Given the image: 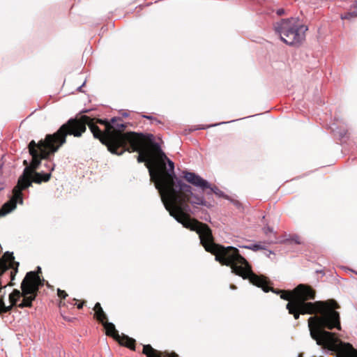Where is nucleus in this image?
I'll use <instances>...</instances> for the list:
<instances>
[{"mask_svg": "<svg viewBox=\"0 0 357 357\" xmlns=\"http://www.w3.org/2000/svg\"><path fill=\"white\" fill-rule=\"evenodd\" d=\"M29 151L32 157V160L29 167H26L20 176L26 177V175L33 174L36 172V169L39 167L42 159H48L49 157L56 153L59 149L45 136L44 139H41L38 143H36L34 140H31L29 145Z\"/></svg>", "mask_w": 357, "mask_h": 357, "instance_id": "nucleus-9", "label": "nucleus"}, {"mask_svg": "<svg viewBox=\"0 0 357 357\" xmlns=\"http://www.w3.org/2000/svg\"><path fill=\"white\" fill-rule=\"evenodd\" d=\"M245 248L255 251L261 249V247L257 244L252 245V246H245Z\"/></svg>", "mask_w": 357, "mask_h": 357, "instance_id": "nucleus-23", "label": "nucleus"}, {"mask_svg": "<svg viewBox=\"0 0 357 357\" xmlns=\"http://www.w3.org/2000/svg\"><path fill=\"white\" fill-rule=\"evenodd\" d=\"M119 338L116 339V342L121 346L126 347L132 351H135L136 341L135 339L130 337L127 335L122 333L119 335Z\"/></svg>", "mask_w": 357, "mask_h": 357, "instance_id": "nucleus-15", "label": "nucleus"}, {"mask_svg": "<svg viewBox=\"0 0 357 357\" xmlns=\"http://www.w3.org/2000/svg\"><path fill=\"white\" fill-rule=\"evenodd\" d=\"M284 13V10L283 9H279L277 10V14L278 15H282Z\"/></svg>", "mask_w": 357, "mask_h": 357, "instance_id": "nucleus-26", "label": "nucleus"}, {"mask_svg": "<svg viewBox=\"0 0 357 357\" xmlns=\"http://www.w3.org/2000/svg\"><path fill=\"white\" fill-rule=\"evenodd\" d=\"M351 8H357V1H355L351 6ZM354 17H357V11L351 10L350 11L341 15L342 20H351Z\"/></svg>", "mask_w": 357, "mask_h": 357, "instance_id": "nucleus-18", "label": "nucleus"}, {"mask_svg": "<svg viewBox=\"0 0 357 357\" xmlns=\"http://www.w3.org/2000/svg\"><path fill=\"white\" fill-rule=\"evenodd\" d=\"M94 311L93 317L101 324L108 320L106 313L104 312L100 303H96L93 308Z\"/></svg>", "mask_w": 357, "mask_h": 357, "instance_id": "nucleus-16", "label": "nucleus"}, {"mask_svg": "<svg viewBox=\"0 0 357 357\" xmlns=\"http://www.w3.org/2000/svg\"><path fill=\"white\" fill-rule=\"evenodd\" d=\"M144 118H146L148 119H152V117L151 116H144Z\"/></svg>", "mask_w": 357, "mask_h": 357, "instance_id": "nucleus-29", "label": "nucleus"}, {"mask_svg": "<svg viewBox=\"0 0 357 357\" xmlns=\"http://www.w3.org/2000/svg\"><path fill=\"white\" fill-rule=\"evenodd\" d=\"M66 306V303L63 301H61L59 304V307L61 308L62 307Z\"/></svg>", "mask_w": 357, "mask_h": 357, "instance_id": "nucleus-27", "label": "nucleus"}, {"mask_svg": "<svg viewBox=\"0 0 357 357\" xmlns=\"http://www.w3.org/2000/svg\"><path fill=\"white\" fill-rule=\"evenodd\" d=\"M111 123L113 127V130L116 131L118 133H120L119 135L121 136V139L114 142L108 141L106 146L111 153L121 155L125 153V146H128L129 144V140H127V138H128V133H131L132 132L130 131L124 132L126 125L119 122L116 118H112L111 119Z\"/></svg>", "mask_w": 357, "mask_h": 357, "instance_id": "nucleus-11", "label": "nucleus"}, {"mask_svg": "<svg viewBox=\"0 0 357 357\" xmlns=\"http://www.w3.org/2000/svg\"><path fill=\"white\" fill-rule=\"evenodd\" d=\"M207 189L210 190V191L208 192V194H212V193L218 194V192L220 191L218 188H217L216 186L212 187L211 185H210V188H208Z\"/></svg>", "mask_w": 357, "mask_h": 357, "instance_id": "nucleus-21", "label": "nucleus"}, {"mask_svg": "<svg viewBox=\"0 0 357 357\" xmlns=\"http://www.w3.org/2000/svg\"><path fill=\"white\" fill-rule=\"evenodd\" d=\"M261 277H263L265 280V287H267V291H264L265 292H268L271 291L273 293L275 294H280V298L283 300L288 301V303H290V301H293L294 299V289L291 291L289 290H276L273 289V287H270L268 285L271 284V282L267 280V278L264 275H260Z\"/></svg>", "mask_w": 357, "mask_h": 357, "instance_id": "nucleus-14", "label": "nucleus"}, {"mask_svg": "<svg viewBox=\"0 0 357 357\" xmlns=\"http://www.w3.org/2000/svg\"><path fill=\"white\" fill-rule=\"evenodd\" d=\"M129 144L125 146V152H137L138 162H146L151 178L154 181L161 199L165 204L187 185L178 178L174 173V165L161 150L160 145L154 142L153 135L142 132L128 133Z\"/></svg>", "mask_w": 357, "mask_h": 357, "instance_id": "nucleus-2", "label": "nucleus"}, {"mask_svg": "<svg viewBox=\"0 0 357 357\" xmlns=\"http://www.w3.org/2000/svg\"><path fill=\"white\" fill-rule=\"evenodd\" d=\"M86 303V301L84 300L81 301L79 303L77 304V307L78 309H82Z\"/></svg>", "mask_w": 357, "mask_h": 357, "instance_id": "nucleus-24", "label": "nucleus"}, {"mask_svg": "<svg viewBox=\"0 0 357 357\" xmlns=\"http://www.w3.org/2000/svg\"><path fill=\"white\" fill-rule=\"evenodd\" d=\"M181 190L173 198L165 202V207L170 215L183 227L196 231L199 234L202 246L207 252H211L214 245H217L218 243L214 242L211 228L206 224L191 218L189 215L190 205L193 207L206 206V202L202 195L193 193L192 187L189 185H183Z\"/></svg>", "mask_w": 357, "mask_h": 357, "instance_id": "nucleus-3", "label": "nucleus"}, {"mask_svg": "<svg viewBox=\"0 0 357 357\" xmlns=\"http://www.w3.org/2000/svg\"><path fill=\"white\" fill-rule=\"evenodd\" d=\"M89 122V128L93 137L99 139L102 144L107 146L108 140L114 142L121 139L120 133L114 130L111 122H108L106 119L91 117V121Z\"/></svg>", "mask_w": 357, "mask_h": 357, "instance_id": "nucleus-10", "label": "nucleus"}, {"mask_svg": "<svg viewBox=\"0 0 357 357\" xmlns=\"http://www.w3.org/2000/svg\"><path fill=\"white\" fill-rule=\"evenodd\" d=\"M57 295L61 299H65L68 296V294L64 290L57 289Z\"/></svg>", "mask_w": 357, "mask_h": 357, "instance_id": "nucleus-19", "label": "nucleus"}, {"mask_svg": "<svg viewBox=\"0 0 357 357\" xmlns=\"http://www.w3.org/2000/svg\"><path fill=\"white\" fill-rule=\"evenodd\" d=\"M183 174V178L188 183L194 186L199 188L203 191L206 190L208 188H210V183L195 173L184 171Z\"/></svg>", "mask_w": 357, "mask_h": 357, "instance_id": "nucleus-12", "label": "nucleus"}, {"mask_svg": "<svg viewBox=\"0 0 357 357\" xmlns=\"http://www.w3.org/2000/svg\"><path fill=\"white\" fill-rule=\"evenodd\" d=\"M50 167V172L43 174L40 172H34L33 174L26 175V177L20 176L17 185L13 189V196L10 199L6 202L0 213L3 215L10 213L16 208L17 204H23L22 191L32 185L33 183L40 184L42 182H47L51 178V172L54 170V165Z\"/></svg>", "mask_w": 357, "mask_h": 357, "instance_id": "nucleus-6", "label": "nucleus"}, {"mask_svg": "<svg viewBox=\"0 0 357 357\" xmlns=\"http://www.w3.org/2000/svg\"><path fill=\"white\" fill-rule=\"evenodd\" d=\"M60 314H61V316L63 317V319L68 322H72L76 319L75 317H70L66 316L64 314V313L62 312V310L60 311Z\"/></svg>", "mask_w": 357, "mask_h": 357, "instance_id": "nucleus-20", "label": "nucleus"}, {"mask_svg": "<svg viewBox=\"0 0 357 357\" xmlns=\"http://www.w3.org/2000/svg\"><path fill=\"white\" fill-rule=\"evenodd\" d=\"M291 240L296 244H301L303 243L301 237L296 235L292 236Z\"/></svg>", "mask_w": 357, "mask_h": 357, "instance_id": "nucleus-22", "label": "nucleus"}, {"mask_svg": "<svg viewBox=\"0 0 357 357\" xmlns=\"http://www.w3.org/2000/svg\"><path fill=\"white\" fill-rule=\"evenodd\" d=\"M89 121H91V117L86 115L71 118L54 134L47 135V139L59 149L66 142L68 135L81 137L86 130V126H89Z\"/></svg>", "mask_w": 357, "mask_h": 357, "instance_id": "nucleus-7", "label": "nucleus"}, {"mask_svg": "<svg viewBox=\"0 0 357 357\" xmlns=\"http://www.w3.org/2000/svg\"><path fill=\"white\" fill-rule=\"evenodd\" d=\"M281 40L289 45H300L305 38L307 28L296 18L282 20L275 25Z\"/></svg>", "mask_w": 357, "mask_h": 357, "instance_id": "nucleus-8", "label": "nucleus"}, {"mask_svg": "<svg viewBox=\"0 0 357 357\" xmlns=\"http://www.w3.org/2000/svg\"><path fill=\"white\" fill-rule=\"evenodd\" d=\"M211 253L215 255V260L220 264L229 266L231 273L243 279H248L252 284L267 291L264 278L253 273L251 266L236 248L218 244L214 245Z\"/></svg>", "mask_w": 357, "mask_h": 357, "instance_id": "nucleus-5", "label": "nucleus"}, {"mask_svg": "<svg viewBox=\"0 0 357 357\" xmlns=\"http://www.w3.org/2000/svg\"><path fill=\"white\" fill-rule=\"evenodd\" d=\"M105 330L106 335L112 337L114 340L119 338V331L116 329L114 324L112 322H109L108 320L102 324Z\"/></svg>", "mask_w": 357, "mask_h": 357, "instance_id": "nucleus-17", "label": "nucleus"}, {"mask_svg": "<svg viewBox=\"0 0 357 357\" xmlns=\"http://www.w3.org/2000/svg\"><path fill=\"white\" fill-rule=\"evenodd\" d=\"M211 253L215 255V260L220 264L229 266L231 273L243 279H248L252 284L267 291L264 278L253 273L251 266L236 248L218 244L214 245Z\"/></svg>", "mask_w": 357, "mask_h": 357, "instance_id": "nucleus-4", "label": "nucleus"}, {"mask_svg": "<svg viewBox=\"0 0 357 357\" xmlns=\"http://www.w3.org/2000/svg\"><path fill=\"white\" fill-rule=\"evenodd\" d=\"M351 10L357 11V8H351Z\"/></svg>", "mask_w": 357, "mask_h": 357, "instance_id": "nucleus-30", "label": "nucleus"}, {"mask_svg": "<svg viewBox=\"0 0 357 357\" xmlns=\"http://www.w3.org/2000/svg\"><path fill=\"white\" fill-rule=\"evenodd\" d=\"M142 354L146 357H179L174 351H159L154 349L151 344H145L143 346Z\"/></svg>", "mask_w": 357, "mask_h": 357, "instance_id": "nucleus-13", "label": "nucleus"}, {"mask_svg": "<svg viewBox=\"0 0 357 357\" xmlns=\"http://www.w3.org/2000/svg\"><path fill=\"white\" fill-rule=\"evenodd\" d=\"M273 229L270 227H266L264 228V232L267 234L268 232H272Z\"/></svg>", "mask_w": 357, "mask_h": 357, "instance_id": "nucleus-25", "label": "nucleus"}, {"mask_svg": "<svg viewBox=\"0 0 357 357\" xmlns=\"http://www.w3.org/2000/svg\"><path fill=\"white\" fill-rule=\"evenodd\" d=\"M294 299L286 305L295 319L301 314H313L307 320L310 337L324 349L336 353L337 357H357V350L349 343L343 342L334 328L341 330L340 308L334 299L308 302L316 297V291L310 285L300 284L294 289Z\"/></svg>", "mask_w": 357, "mask_h": 357, "instance_id": "nucleus-1", "label": "nucleus"}, {"mask_svg": "<svg viewBox=\"0 0 357 357\" xmlns=\"http://www.w3.org/2000/svg\"><path fill=\"white\" fill-rule=\"evenodd\" d=\"M23 164H24L26 167H29V166L28 165V162H27V161H26V160H24Z\"/></svg>", "mask_w": 357, "mask_h": 357, "instance_id": "nucleus-28", "label": "nucleus"}]
</instances>
